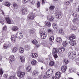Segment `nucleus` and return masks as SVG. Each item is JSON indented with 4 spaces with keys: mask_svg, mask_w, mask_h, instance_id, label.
<instances>
[{
    "mask_svg": "<svg viewBox=\"0 0 79 79\" xmlns=\"http://www.w3.org/2000/svg\"><path fill=\"white\" fill-rule=\"evenodd\" d=\"M57 52V49L56 48H53L52 53L53 55V56L55 60H56V58H58V55H57V54H56Z\"/></svg>",
    "mask_w": 79,
    "mask_h": 79,
    "instance_id": "obj_3",
    "label": "nucleus"
},
{
    "mask_svg": "<svg viewBox=\"0 0 79 79\" xmlns=\"http://www.w3.org/2000/svg\"><path fill=\"white\" fill-rule=\"evenodd\" d=\"M55 76L57 79H60L61 77V73L60 72H56L55 74Z\"/></svg>",
    "mask_w": 79,
    "mask_h": 79,
    "instance_id": "obj_9",
    "label": "nucleus"
},
{
    "mask_svg": "<svg viewBox=\"0 0 79 79\" xmlns=\"http://www.w3.org/2000/svg\"><path fill=\"white\" fill-rule=\"evenodd\" d=\"M33 44L35 45H37L38 43L37 42V41L35 40H34L32 41Z\"/></svg>",
    "mask_w": 79,
    "mask_h": 79,
    "instance_id": "obj_32",
    "label": "nucleus"
},
{
    "mask_svg": "<svg viewBox=\"0 0 79 79\" xmlns=\"http://www.w3.org/2000/svg\"><path fill=\"white\" fill-rule=\"evenodd\" d=\"M29 32L31 34H33L34 33V30H30Z\"/></svg>",
    "mask_w": 79,
    "mask_h": 79,
    "instance_id": "obj_45",
    "label": "nucleus"
},
{
    "mask_svg": "<svg viewBox=\"0 0 79 79\" xmlns=\"http://www.w3.org/2000/svg\"><path fill=\"white\" fill-rule=\"evenodd\" d=\"M68 79H74L72 78H68Z\"/></svg>",
    "mask_w": 79,
    "mask_h": 79,
    "instance_id": "obj_62",
    "label": "nucleus"
},
{
    "mask_svg": "<svg viewBox=\"0 0 79 79\" xmlns=\"http://www.w3.org/2000/svg\"><path fill=\"white\" fill-rule=\"evenodd\" d=\"M16 37L19 39H22L23 38V34L20 32H18L17 33Z\"/></svg>",
    "mask_w": 79,
    "mask_h": 79,
    "instance_id": "obj_8",
    "label": "nucleus"
},
{
    "mask_svg": "<svg viewBox=\"0 0 79 79\" xmlns=\"http://www.w3.org/2000/svg\"><path fill=\"white\" fill-rule=\"evenodd\" d=\"M69 40H73V39H76V36L74 35H72L69 37Z\"/></svg>",
    "mask_w": 79,
    "mask_h": 79,
    "instance_id": "obj_15",
    "label": "nucleus"
},
{
    "mask_svg": "<svg viewBox=\"0 0 79 79\" xmlns=\"http://www.w3.org/2000/svg\"><path fill=\"white\" fill-rule=\"evenodd\" d=\"M49 40L50 42H53L54 40V37L51 36L49 38Z\"/></svg>",
    "mask_w": 79,
    "mask_h": 79,
    "instance_id": "obj_36",
    "label": "nucleus"
},
{
    "mask_svg": "<svg viewBox=\"0 0 79 79\" xmlns=\"http://www.w3.org/2000/svg\"><path fill=\"white\" fill-rule=\"evenodd\" d=\"M24 75H25V73L24 72L19 71L18 73L17 76L19 77H23L24 76Z\"/></svg>",
    "mask_w": 79,
    "mask_h": 79,
    "instance_id": "obj_6",
    "label": "nucleus"
},
{
    "mask_svg": "<svg viewBox=\"0 0 79 79\" xmlns=\"http://www.w3.org/2000/svg\"><path fill=\"white\" fill-rule=\"evenodd\" d=\"M0 23L2 24H4L5 23V20L3 18H1L0 19Z\"/></svg>",
    "mask_w": 79,
    "mask_h": 79,
    "instance_id": "obj_27",
    "label": "nucleus"
},
{
    "mask_svg": "<svg viewBox=\"0 0 79 79\" xmlns=\"http://www.w3.org/2000/svg\"><path fill=\"white\" fill-rule=\"evenodd\" d=\"M69 43V41H65L64 42L63 44L64 45H65V46L66 45H68V44Z\"/></svg>",
    "mask_w": 79,
    "mask_h": 79,
    "instance_id": "obj_34",
    "label": "nucleus"
},
{
    "mask_svg": "<svg viewBox=\"0 0 79 79\" xmlns=\"http://www.w3.org/2000/svg\"><path fill=\"white\" fill-rule=\"evenodd\" d=\"M78 11H79V6H78Z\"/></svg>",
    "mask_w": 79,
    "mask_h": 79,
    "instance_id": "obj_64",
    "label": "nucleus"
},
{
    "mask_svg": "<svg viewBox=\"0 0 79 79\" xmlns=\"http://www.w3.org/2000/svg\"><path fill=\"white\" fill-rule=\"evenodd\" d=\"M5 5L6 6H8L9 7L11 5V3L9 2H6L5 3Z\"/></svg>",
    "mask_w": 79,
    "mask_h": 79,
    "instance_id": "obj_28",
    "label": "nucleus"
},
{
    "mask_svg": "<svg viewBox=\"0 0 79 79\" xmlns=\"http://www.w3.org/2000/svg\"><path fill=\"white\" fill-rule=\"evenodd\" d=\"M37 7L39 8L40 7V2L38 1L37 4Z\"/></svg>",
    "mask_w": 79,
    "mask_h": 79,
    "instance_id": "obj_49",
    "label": "nucleus"
},
{
    "mask_svg": "<svg viewBox=\"0 0 79 79\" xmlns=\"http://www.w3.org/2000/svg\"><path fill=\"white\" fill-rule=\"evenodd\" d=\"M69 43L72 46H74L76 44V42H75V41H73V40H70Z\"/></svg>",
    "mask_w": 79,
    "mask_h": 79,
    "instance_id": "obj_14",
    "label": "nucleus"
},
{
    "mask_svg": "<svg viewBox=\"0 0 79 79\" xmlns=\"http://www.w3.org/2000/svg\"><path fill=\"white\" fill-rule=\"evenodd\" d=\"M29 47L28 46H26L25 47V48H26V49H27V48H29Z\"/></svg>",
    "mask_w": 79,
    "mask_h": 79,
    "instance_id": "obj_57",
    "label": "nucleus"
},
{
    "mask_svg": "<svg viewBox=\"0 0 79 79\" xmlns=\"http://www.w3.org/2000/svg\"><path fill=\"white\" fill-rule=\"evenodd\" d=\"M16 39V36L14 35H12L11 37V40L13 42H15V40Z\"/></svg>",
    "mask_w": 79,
    "mask_h": 79,
    "instance_id": "obj_21",
    "label": "nucleus"
},
{
    "mask_svg": "<svg viewBox=\"0 0 79 79\" xmlns=\"http://www.w3.org/2000/svg\"><path fill=\"white\" fill-rule=\"evenodd\" d=\"M22 2L23 3L25 4L28 2V0H22Z\"/></svg>",
    "mask_w": 79,
    "mask_h": 79,
    "instance_id": "obj_47",
    "label": "nucleus"
},
{
    "mask_svg": "<svg viewBox=\"0 0 79 79\" xmlns=\"http://www.w3.org/2000/svg\"><path fill=\"white\" fill-rule=\"evenodd\" d=\"M46 24L47 26L48 27H50V26H51V23L49 22H47L46 23Z\"/></svg>",
    "mask_w": 79,
    "mask_h": 79,
    "instance_id": "obj_41",
    "label": "nucleus"
},
{
    "mask_svg": "<svg viewBox=\"0 0 79 79\" xmlns=\"http://www.w3.org/2000/svg\"><path fill=\"white\" fill-rule=\"evenodd\" d=\"M37 63V61L35 60H32L31 61V64L32 65H35Z\"/></svg>",
    "mask_w": 79,
    "mask_h": 79,
    "instance_id": "obj_24",
    "label": "nucleus"
},
{
    "mask_svg": "<svg viewBox=\"0 0 79 79\" xmlns=\"http://www.w3.org/2000/svg\"><path fill=\"white\" fill-rule=\"evenodd\" d=\"M3 2V0H0V2Z\"/></svg>",
    "mask_w": 79,
    "mask_h": 79,
    "instance_id": "obj_63",
    "label": "nucleus"
},
{
    "mask_svg": "<svg viewBox=\"0 0 79 79\" xmlns=\"http://www.w3.org/2000/svg\"><path fill=\"white\" fill-rule=\"evenodd\" d=\"M2 61V57L0 56V61Z\"/></svg>",
    "mask_w": 79,
    "mask_h": 79,
    "instance_id": "obj_60",
    "label": "nucleus"
},
{
    "mask_svg": "<svg viewBox=\"0 0 79 79\" xmlns=\"http://www.w3.org/2000/svg\"><path fill=\"white\" fill-rule=\"evenodd\" d=\"M41 37L42 39H45L46 38V37H47V35L45 34V33H44L41 35Z\"/></svg>",
    "mask_w": 79,
    "mask_h": 79,
    "instance_id": "obj_30",
    "label": "nucleus"
},
{
    "mask_svg": "<svg viewBox=\"0 0 79 79\" xmlns=\"http://www.w3.org/2000/svg\"><path fill=\"white\" fill-rule=\"evenodd\" d=\"M42 5H44V4H45V2H44V0H42Z\"/></svg>",
    "mask_w": 79,
    "mask_h": 79,
    "instance_id": "obj_56",
    "label": "nucleus"
},
{
    "mask_svg": "<svg viewBox=\"0 0 79 79\" xmlns=\"http://www.w3.org/2000/svg\"><path fill=\"white\" fill-rule=\"evenodd\" d=\"M29 49H30V48L29 47V48H27L26 50H29Z\"/></svg>",
    "mask_w": 79,
    "mask_h": 79,
    "instance_id": "obj_58",
    "label": "nucleus"
},
{
    "mask_svg": "<svg viewBox=\"0 0 79 79\" xmlns=\"http://www.w3.org/2000/svg\"><path fill=\"white\" fill-rule=\"evenodd\" d=\"M10 47V42H7L6 44H5L3 46V47L5 49H7V48H8Z\"/></svg>",
    "mask_w": 79,
    "mask_h": 79,
    "instance_id": "obj_10",
    "label": "nucleus"
},
{
    "mask_svg": "<svg viewBox=\"0 0 79 79\" xmlns=\"http://www.w3.org/2000/svg\"><path fill=\"white\" fill-rule=\"evenodd\" d=\"M42 78V75H40L38 76V79H41Z\"/></svg>",
    "mask_w": 79,
    "mask_h": 79,
    "instance_id": "obj_54",
    "label": "nucleus"
},
{
    "mask_svg": "<svg viewBox=\"0 0 79 79\" xmlns=\"http://www.w3.org/2000/svg\"><path fill=\"white\" fill-rule=\"evenodd\" d=\"M52 26L53 29H55L56 31L58 30V26H57V25H56L55 23H54L52 24Z\"/></svg>",
    "mask_w": 79,
    "mask_h": 79,
    "instance_id": "obj_11",
    "label": "nucleus"
},
{
    "mask_svg": "<svg viewBox=\"0 0 79 79\" xmlns=\"http://www.w3.org/2000/svg\"><path fill=\"white\" fill-rule=\"evenodd\" d=\"M33 74H34L35 76H37L38 75V72L36 70L34 71L33 72Z\"/></svg>",
    "mask_w": 79,
    "mask_h": 79,
    "instance_id": "obj_39",
    "label": "nucleus"
},
{
    "mask_svg": "<svg viewBox=\"0 0 79 79\" xmlns=\"http://www.w3.org/2000/svg\"><path fill=\"white\" fill-rule=\"evenodd\" d=\"M31 67L30 66H28L27 67V71L28 72H29V71H31Z\"/></svg>",
    "mask_w": 79,
    "mask_h": 79,
    "instance_id": "obj_46",
    "label": "nucleus"
},
{
    "mask_svg": "<svg viewBox=\"0 0 79 79\" xmlns=\"http://www.w3.org/2000/svg\"><path fill=\"white\" fill-rule=\"evenodd\" d=\"M20 60L22 62V63H24L25 61V59L24 58V57L23 56H20Z\"/></svg>",
    "mask_w": 79,
    "mask_h": 79,
    "instance_id": "obj_18",
    "label": "nucleus"
},
{
    "mask_svg": "<svg viewBox=\"0 0 79 79\" xmlns=\"http://www.w3.org/2000/svg\"><path fill=\"white\" fill-rule=\"evenodd\" d=\"M2 30H3V31H6V26H5L3 27Z\"/></svg>",
    "mask_w": 79,
    "mask_h": 79,
    "instance_id": "obj_50",
    "label": "nucleus"
},
{
    "mask_svg": "<svg viewBox=\"0 0 79 79\" xmlns=\"http://www.w3.org/2000/svg\"><path fill=\"white\" fill-rule=\"evenodd\" d=\"M3 77H5V78H7L8 77L6 76V75L5 74H4L3 75Z\"/></svg>",
    "mask_w": 79,
    "mask_h": 79,
    "instance_id": "obj_55",
    "label": "nucleus"
},
{
    "mask_svg": "<svg viewBox=\"0 0 79 79\" xmlns=\"http://www.w3.org/2000/svg\"><path fill=\"white\" fill-rule=\"evenodd\" d=\"M6 21L8 24H14V22L13 21V20L9 17H5Z\"/></svg>",
    "mask_w": 79,
    "mask_h": 79,
    "instance_id": "obj_5",
    "label": "nucleus"
},
{
    "mask_svg": "<svg viewBox=\"0 0 79 79\" xmlns=\"http://www.w3.org/2000/svg\"><path fill=\"white\" fill-rule=\"evenodd\" d=\"M18 48H14L12 49V52L13 53H15V52H16Z\"/></svg>",
    "mask_w": 79,
    "mask_h": 79,
    "instance_id": "obj_33",
    "label": "nucleus"
},
{
    "mask_svg": "<svg viewBox=\"0 0 79 79\" xmlns=\"http://www.w3.org/2000/svg\"><path fill=\"white\" fill-rule=\"evenodd\" d=\"M54 8H55V6H51L49 7L50 10L52 11L54 10Z\"/></svg>",
    "mask_w": 79,
    "mask_h": 79,
    "instance_id": "obj_35",
    "label": "nucleus"
},
{
    "mask_svg": "<svg viewBox=\"0 0 79 79\" xmlns=\"http://www.w3.org/2000/svg\"><path fill=\"white\" fill-rule=\"evenodd\" d=\"M3 41L4 40H1V42H3Z\"/></svg>",
    "mask_w": 79,
    "mask_h": 79,
    "instance_id": "obj_61",
    "label": "nucleus"
},
{
    "mask_svg": "<svg viewBox=\"0 0 79 79\" xmlns=\"http://www.w3.org/2000/svg\"><path fill=\"white\" fill-rule=\"evenodd\" d=\"M72 15L74 18L77 16V14H76V12L74 11H73L72 12Z\"/></svg>",
    "mask_w": 79,
    "mask_h": 79,
    "instance_id": "obj_26",
    "label": "nucleus"
},
{
    "mask_svg": "<svg viewBox=\"0 0 79 79\" xmlns=\"http://www.w3.org/2000/svg\"><path fill=\"white\" fill-rule=\"evenodd\" d=\"M15 56H14L12 55L11 56L10 58H9V61L10 62H13L15 60Z\"/></svg>",
    "mask_w": 79,
    "mask_h": 79,
    "instance_id": "obj_12",
    "label": "nucleus"
},
{
    "mask_svg": "<svg viewBox=\"0 0 79 79\" xmlns=\"http://www.w3.org/2000/svg\"><path fill=\"white\" fill-rule=\"evenodd\" d=\"M72 30H76L77 27L76 26H73L72 28H71Z\"/></svg>",
    "mask_w": 79,
    "mask_h": 79,
    "instance_id": "obj_51",
    "label": "nucleus"
},
{
    "mask_svg": "<svg viewBox=\"0 0 79 79\" xmlns=\"http://www.w3.org/2000/svg\"><path fill=\"white\" fill-rule=\"evenodd\" d=\"M53 69H49L46 72V74L44 76L43 79H47L49 77H50L52 76V74H53Z\"/></svg>",
    "mask_w": 79,
    "mask_h": 79,
    "instance_id": "obj_1",
    "label": "nucleus"
},
{
    "mask_svg": "<svg viewBox=\"0 0 79 79\" xmlns=\"http://www.w3.org/2000/svg\"><path fill=\"white\" fill-rule=\"evenodd\" d=\"M19 51L20 53H23L24 52V48L22 47H20L19 48Z\"/></svg>",
    "mask_w": 79,
    "mask_h": 79,
    "instance_id": "obj_23",
    "label": "nucleus"
},
{
    "mask_svg": "<svg viewBox=\"0 0 79 79\" xmlns=\"http://www.w3.org/2000/svg\"><path fill=\"white\" fill-rule=\"evenodd\" d=\"M22 11L23 15H25L26 12H27V9L26 8H23L22 9Z\"/></svg>",
    "mask_w": 79,
    "mask_h": 79,
    "instance_id": "obj_16",
    "label": "nucleus"
},
{
    "mask_svg": "<svg viewBox=\"0 0 79 79\" xmlns=\"http://www.w3.org/2000/svg\"><path fill=\"white\" fill-rule=\"evenodd\" d=\"M63 63L64 64H67L68 63V60L65 59L63 60Z\"/></svg>",
    "mask_w": 79,
    "mask_h": 79,
    "instance_id": "obj_29",
    "label": "nucleus"
},
{
    "mask_svg": "<svg viewBox=\"0 0 79 79\" xmlns=\"http://www.w3.org/2000/svg\"><path fill=\"white\" fill-rule=\"evenodd\" d=\"M3 71L2 70V69H0V76L2 77V74H3Z\"/></svg>",
    "mask_w": 79,
    "mask_h": 79,
    "instance_id": "obj_42",
    "label": "nucleus"
},
{
    "mask_svg": "<svg viewBox=\"0 0 79 79\" xmlns=\"http://www.w3.org/2000/svg\"><path fill=\"white\" fill-rule=\"evenodd\" d=\"M29 2L31 3L32 5H34L35 3V0H29Z\"/></svg>",
    "mask_w": 79,
    "mask_h": 79,
    "instance_id": "obj_31",
    "label": "nucleus"
},
{
    "mask_svg": "<svg viewBox=\"0 0 79 79\" xmlns=\"http://www.w3.org/2000/svg\"><path fill=\"white\" fill-rule=\"evenodd\" d=\"M40 35L42 34H44L45 33L43 32V31H42V30H41L40 31Z\"/></svg>",
    "mask_w": 79,
    "mask_h": 79,
    "instance_id": "obj_53",
    "label": "nucleus"
},
{
    "mask_svg": "<svg viewBox=\"0 0 79 79\" xmlns=\"http://www.w3.org/2000/svg\"><path fill=\"white\" fill-rule=\"evenodd\" d=\"M57 53H58V55H59V56H61V54L62 53V51H61V48H59V49H58L57 50Z\"/></svg>",
    "mask_w": 79,
    "mask_h": 79,
    "instance_id": "obj_20",
    "label": "nucleus"
},
{
    "mask_svg": "<svg viewBox=\"0 0 79 79\" xmlns=\"http://www.w3.org/2000/svg\"><path fill=\"white\" fill-rule=\"evenodd\" d=\"M76 54H73V52H70L68 54V56L70 59H74L76 57Z\"/></svg>",
    "mask_w": 79,
    "mask_h": 79,
    "instance_id": "obj_2",
    "label": "nucleus"
},
{
    "mask_svg": "<svg viewBox=\"0 0 79 79\" xmlns=\"http://www.w3.org/2000/svg\"><path fill=\"white\" fill-rule=\"evenodd\" d=\"M56 42H59L60 43H61V41H62V40H61V38L58 37L56 38Z\"/></svg>",
    "mask_w": 79,
    "mask_h": 79,
    "instance_id": "obj_17",
    "label": "nucleus"
},
{
    "mask_svg": "<svg viewBox=\"0 0 79 79\" xmlns=\"http://www.w3.org/2000/svg\"><path fill=\"white\" fill-rule=\"evenodd\" d=\"M13 6L14 7V8L15 9H17V7H18V5H17V4L16 3H14L13 4Z\"/></svg>",
    "mask_w": 79,
    "mask_h": 79,
    "instance_id": "obj_37",
    "label": "nucleus"
},
{
    "mask_svg": "<svg viewBox=\"0 0 79 79\" xmlns=\"http://www.w3.org/2000/svg\"><path fill=\"white\" fill-rule=\"evenodd\" d=\"M18 29H19V28L16 26H14L12 28V30L13 31H18Z\"/></svg>",
    "mask_w": 79,
    "mask_h": 79,
    "instance_id": "obj_19",
    "label": "nucleus"
},
{
    "mask_svg": "<svg viewBox=\"0 0 79 79\" xmlns=\"http://www.w3.org/2000/svg\"><path fill=\"white\" fill-rule=\"evenodd\" d=\"M63 16V14H61L60 12H57L56 14H55V16L56 18H57V19H60L62 18Z\"/></svg>",
    "mask_w": 79,
    "mask_h": 79,
    "instance_id": "obj_7",
    "label": "nucleus"
},
{
    "mask_svg": "<svg viewBox=\"0 0 79 79\" xmlns=\"http://www.w3.org/2000/svg\"><path fill=\"white\" fill-rule=\"evenodd\" d=\"M49 64L50 66H54L55 63L53 61H50L49 62Z\"/></svg>",
    "mask_w": 79,
    "mask_h": 79,
    "instance_id": "obj_25",
    "label": "nucleus"
},
{
    "mask_svg": "<svg viewBox=\"0 0 79 79\" xmlns=\"http://www.w3.org/2000/svg\"><path fill=\"white\" fill-rule=\"evenodd\" d=\"M35 16L34 15L32 14V13L31 12L28 15L27 19L30 20H32V19H34Z\"/></svg>",
    "mask_w": 79,
    "mask_h": 79,
    "instance_id": "obj_4",
    "label": "nucleus"
},
{
    "mask_svg": "<svg viewBox=\"0 0 79 79\" xmlns=\"http://www.w3.org/2000/svg\"><path fill=\"white\" fill-rule=\"evenodd\" d=\"M69 1H68V2H64V5H69Z\"/></svg>",
    "mask_w": 79,
    "mask_h": 79,
    "instance_id": "obj_48",
    "label": "nucleus"
},
{
    "mask_svg": "<svg viewBox=\"0 0 79 79\" xmlns=\"http://www.w3.org/2000/svg\"><path fill=\"white\" fill-rule=\"evenodd\" d=\"M52 79H56V78H55V77H52Z\"/></svg>",
    "mask_w": 79,
    "mask_h": 79,
    "instance_id": "obj_59",
    "label": "nucleus"
},
{
    "mask_svg": "<svg viewBox=\"0 0 79 79\" xmlns=\"http://www.w3.org/2000/svg\"><path fill=\"white\" fill-rule=\"evenodd\" d=\"M60 49L62 52H64V50H65V48H60Z\"/></svg>",
    "mask_w": 79,
    "mask_h": 79,
    "instance_id": "obj_52",
    "label": "nucleus"
},
{
    "mask_svg": "<svg viewBox=\"0 0 79 79\" xmlns=\"http://www.w3.org/2000/svg\"><path fill=\"white\" fill-rule=\"evenodd\" d=\"M67 69V67L66 66L64 65L62 66L61 68V70L62 72L63 73H64L66 71V70Z\"/></svg>",
    "mask_w": 79,
    "mask_h": 79,
    "instance_id": "obj_13",
    "label": "nucleus"
},
{
    "mask_svg": "<svg viewBox=\"0 0 79 79\" xmlns=\"http://www.w3.org/2000/svg\"><path fill=\"white\" fill-rule=\"evenodd\" d=\"M31 56L33 58H35L37 57V54L33 53L31 55Z\"/></svg>",
    "mask_w": 79,
    "mask_h": 79,
    "instance_id": "obj_22",
    "label": "nucleus"
},
{
    "mask_svg": "<svg viewBox=\"0 0 79 79\" xmlns=\"http://www.w3.org/2000/svg\"><path fill=\"white\" fill-rule=\"evenodd\" d=\"M48 32H49V33H51V34H53V31L52 29H49L48 31Z\"/></svg>",
    "mask_w": 79,
    "mask_h": 79,
    "instance_id": "obj_38",
    "label": "nucleus"
},
{
    "mask_svg": "<svg viewBox=\"0 0 79 79\" xmlns=\"http://www.w3.org/2000/svg\"><path fill=\"white\" fill-rule=\"evenodd\" d=\"M77 18L74 19L73 20V23H76V24L77 23Z\"/></svg>",
    "mask_w": 79,
    "mask_h": 79,
    "instance_id": "obj_43",
    "label": "nucleus"
},
{
    "mask_svg": "<svg viewBox=\"0 0 79 79\" xmlns=\"http://www.w3.org/2000/svg\"><path fill=\"white\" fill-rule=\"evenodd\" d=\"M59 33L61 34H63V29L61 28L59 30Z\"/></svg>",
    "mask_w": 79,
    "mask_h": 79,
    "instance_id": "obj_40",
    "label": "nucleus"
},
{
    "mask_svg": "<svg viewBox=\"0 0 79 79\" xmlns=\"http://www.w3.org/2000/svg\"><path fill=\"white\" fill-rule=\"evenodd\" d=\"M49 21L51 22V21H54V18L53 17H51L49 19Z\"/></svg>",
    "mask_w": 79,
    "mask_h": 79,
    "instance_id": "obj_44",
    "label": "nucleus"
}]
</instances>
